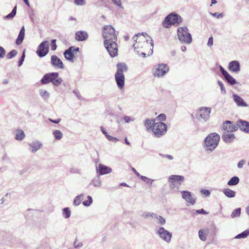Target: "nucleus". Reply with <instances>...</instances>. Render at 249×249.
<instances>
[{
  "label": "nucleus",
  "instance_id": "3c124183",
  "mask_svg": "<svg viewBox=\"0 0 249 249\" xmlns=\"http://www.w3.org/2000/svg\"><path fill=\"white\" fill-rule=\"evenodd\" d=\"M32 152H35L40 148V145L38 144L36 146H32Z\"/></svg>",
  "mask_w": 249,
  "mask_h": 249
},
{
  "label": "nucleus",
  "instance_id": "e433bc0d",
  "mask_svg": "<svg viewBox=\"0 0 249 249\" xmlns=\"http://www.w3.org/2000/svg\"><path fill=\"white\" fill-rule=\"evenodd\" d=\"M17 6H15L13 9L12 11L6 16L7 18H13L16 14L17 12Z\"/></svg>",
  "mask_w": 249,
  "mask_h": 249
},
{
  "label": "nucleus",
  "instance_id": "b1692460",
  "mask_svg": "<svg viewBox=\"0 0 249 249\" xmlns=\"http://www.w3.org/2000/svg\"><path fill=\"white\" fill-rule=\"evenodd\" d=\"M98 170L101 175H103L110 173L112 170L110 167L100 164L99 165Z\"/></svg>",
  "mask_w": 249,
  "mask_h": 249
},
{
  "label": "nucleus",
  "instance_id": "393cba45",
  "mask_svg": "<svg viewBox=\"0 0 249 249\" xmlns=\"http://www.w3.org/2000/svg\"><path fill=\"white\" fill-rule=\"evenodd\" d=\"M155 123V120L146 119L144 122V124L147 131H152V127Z\"/></svg>",
  "mask_w": 249,
  "mask_h": 249
},
{
  "label": "nucleus",
  "instance_id": "20e7f679",
  "mask_svg": "<svg viewBox=\"0 0 249 249\" xmlns=\"http://www.w3.org/2000/svg\"><path fill=\"white\" fill-rule=\"evenodd\" d=\"M104 42L117 40V34L114 27L110 25H105L102 28Z\"/></svg>",
  "mask_w": 249,
  "mask_h": 249
},
{
  "label": "nucleus",
  "instance_id": "39448f33",
  "mask_svg": "<svg viewBox=\"0 0 249 249\" xmlns=\"http://www.w3.org/2000/svg\"><path fill=\"white\" fill-rule=\"evenodd\" d=\"M58 72H52L46 74L41 79V83L42 85L52 82L54 86H58L62 82L61 78L58 77Z\"/></svg>",
  "mask_w": 249,
  "mask_h": 249
},
{
  "label": "nucleus",
  "instance_id": "5701e85b",
  "mask_svg": "<svg viewBox=\"0 0 249 249\" xmlns=\"http://www.w3.org/2000/svg\"><path fill=\"white\" fill-rule=\"evenodd\" d=\"M209 231L208 228L201 229L198 231V236L201 240L205 241Z\"/></svg>",
  "mask_w": 249,
  "mask_h": 249
},
{
  "label": "nucleus",
  "instance_id": "bf43d9fd",
  "mask_svg": "<svg viewBox=\"0 0 249 249\" xmlns=\"http://www.w3.org/2000/svg\"><path fill=\"white\" fill-rule=\"evenodd\" d=\"M125 123H128L131 121L130 117L125 116L123 118Z\"/></svg>",
  "mask_w": 249,
  "mask_h": 249
},
{
  "label": "nucleus",
  "instance_id": "1a4fd4ad",
  "mask_svg": "<svg viewBox=\"0 0 249 249\" xmlns=\"http://www.w3.org/2000/svg\"><path fill=\"white\" fill-rule=\"evenodd\" d=\"M167 125L164 123L159 122L155 123L152 127V132L157 137H160L165 134Z\"/></svg>",
  "mask_w": 249,
  "mask_h": 249
},
{
  "label": "nucleus",
  "instance_id": "f8f14e48",
  "mask_svg": "<svg viewBox=\"0 0 249 249\" xmlns=\"http://www.w3.org/2000/svg\"><path fill=\"white\" fill-rule=\"evenodd\" d=\"M222 127L224 132L233 133L238 129L237 122L235 124L233 122L226 121L223 123Z\"/></svg>",
  "mask_w": 249,
  "mask_h": 249
},
{
  "label": "nucleus",
  "instance_id": "7c9ffc66",
  "mask_svg": "<svg viewBox=\"0 0 249 249\" xmlns=\"http://www.w3.org/2000/svg\"><path fill=\"white\" fill-rule=\"evenodd\" d=\"M249 235V231L246 230L243 232L238 234L235 237L236 239H240V238H245L247 237Z\"/></svg>",
  "mask_w": 249,
  "mask_h": 249
},
{
  "label": "nucleus",
  "instance_id": "473e14b6",
  "mask_svg": "<svg viewBox=\"0 0 249 249\" xmlns=\"http://www.w3.org/2000/svg\"><path fill=\"white\" fill-rule=\"evenodd\" d=\"M241 214V209L238 208L235 209L231 214V217L232 218H234L237 216H239Z\"/></svg>",
  "mask_w": 249,
  "mask_h": 249
},
{
  "label": "nucleus",
  "instance_id": "c85d7f7f",
  "mask_svg": "<svg viewBox=\"0 0 249 249\" xmlns=\"http://www.w3.org/2000/svg\"><path fill=\"white\" fill-rule=\"evenodd\" d=\"M25 137V134L23 130L18 129L16 131L15 139L17 140L21 141Z\"/></svg>",
  "mask_w": 249,
  "mask_h": 249
},
{
  "label": "nucleus",
  "instance_id": "2eb2a0df",
  "mask_svg": "<svg viewBox=\"0 0 249 249\" xmlns=\"http://www.w3.org/2000/svg\"><path fill=\"white\" fill-rule=\"evenodd\" d=\"M211 108L202 107L198 109L197 118L206 121L210 116Z\"/></svg>",
  "mask_w": 249,
  "mask_h": 249
},
{
  "label": "nucleus",
  "instance_id": "7ed1b4c3",
  "mask_svg": "<svg viewBox=\"0 0 249 249\" xmlns=\"http://www.w3.org/2000/svg\"><path fill=\"white\" fill-rule=\"evenodd\" d=\"M182 21V19L180 16L171 13L165 18L162 22V26L166 28H168L171 25L178 26Z\"/></svg>",
  "mask_w": 249,
  "mask_h": 249
},
{
  "label": "nucleus",
  "instance_id": "de8ad7c7",
  "mask_svg": "<svg viewBox=\"0 0 249 249\" xmlns=\"http://www.w3.org/2000/svg\"><path fill=\"white\" fill-rule=\"evenodd\" d=\"M6 52L4 48L0 46V58H3L5 55Z\"/></svg>",
  "mask_w": 249,
  "mask_h": 249
},
{
  "label": "nucleus",
  "instance_id": "338daca9",
  "mask_svg": "<svg viewBox=\"0 0 249 249\" xmlns=\"http://www.w3.org/2000/svg\"><path fill=\"white\" fill-rule=\"evenodd\" d=\"M186 47L184 46H181V50L182 52H185L186 51Z\"/></svg>",
  "mask_w": 249,
  "mask_h": 249
},
{
  "label": "nucleus",
  "instance_id": "f257e3e1",
  "mask_svg": "<svg viewBox=\"0 0 249 249\" xmlns=\"http://www.w3.org/2000/svg\"><path fill=\"white\" fill-rule=\"evenodd\" d=\"M134 50L143 57L150 56L153 53V43L151 38L147 34H138L133 37Z\"/></svg>",
  "mask_w": 249,
  "mask_h": 249
},
{
  "label": "nucleus",
  "instance_id": "bb28decb",
  "mask_svg": "<svg viewBox=\"0 0 249 249\" xmlns=\"http://www.w3.org/2000/svg\"><path fill=\"white\" fill-rule=\"evenodd\" d=\"M233 99L235 102L237 103L238 106H247L246 103L244 101L243 99L240 96L237 95H233Z\"/></svg>",
  "mask_w": 249,
  "mask_h": 249
},
{
  "label": "nucleus",
  "instance_id": "4c0bfd02",
  "mask_svg": "<svg viewBox=\"0 0 249 249\" xmlns=\"http://www.w3.org/2000/svg\"><path fill=\"white\" fill-rule=\"evenodd\" d=\"M92 202V199L91 196H88V200H85L83 202V204L84 206H89Z\"/></svg>",
  "mask_w": 249,
  "mask_h": 249
},
{
  "label": "nucleus",
  "instance_id": "423d86ee",
  "mask_svg": "<svg viewBox=\"0 0 249 249\" xmlns=\"http://www.w3.org/2000/svg\"><path fill=\"white\" fill-rule=\"evenodd\" d=\"M220 140V136L215 133L209 135L205 140V145L207 150H213L218 145Z\"/></svg>",
  "mask_w": 249,
  "mask_h": 249
},
{
  "label": "nucleus",
  "instance_id": "a19ab883",
  "mask_svg": "<svg viewBox=\"0 0 249 249\" xmlns=\"http://www.w3.org/2000/svg\"><path fill=\"white\" fill-rule=\"evenodd\" d=\"M51 48L52 51H54L56 49L57 45L56 44V40L53 39L51 43Z\"/></svg>",
  "mask_w": 249,
  "mask_h": 249
},
{
  "label": "nucleus",
  "instance_id": "dca6fc26",
  "mask_svg": "<svg viewBox=\"0 0 249 249\" xmlns=\"http://www.w3.org/2000/svg\"><path fill=\"white\" fill-rule=\"evenodd\" d=\"M158 234L162 239L166 242H169L171 240L172 237L171 234L163 228H160L158 231Z\"/></svg>",
  "mask_w": 249,
  "mask_h": 249
},
{
  "label": "nucleus",
  "instance_id": "49530a36",
  "mask_svg": "<svg viewBox=\"0 0 249 249\" xmlns=\"http://www.w3.org/2000/svg\"><path fill=\"white\" fill-rule=\"evenodd\" d=\"M74 3L77 5H84L86 4L85 0H74Z\"/></svg>",
  "mask_w": 249,
  "mask_h": 249
},
{
  "label": "nucleus",
  "instance_id": "72a5a7b5",
  "mask_svg": "<svg viewBox=\"0 0 249 249\" xmlns=\"http://www.w3.org/2000/svg\"><path fill=\"white\" fill-rule=\"evenodd\" d=\"M53 134L56 140H60L62 137V133L59 130H55L53 132Z\"/></svg>",
  "mask_w": 249,
  "mask_h": 249
},
{
  "label": "nucleus",
  "instance_id": "69168bd1",
  "mask_svg": "<svg viewBox=\"0 0 249 249\" xmlns=\"http://www.w3.org/2000/svg\"><path fill=\"white\" fill-rule=\"evenodd\" d=\"M164 157H166L167 158H168V159L169 160H172L173 159V157L171 155H166V156H164Z\"/></svg>",
  "mask_w": 249,
  "mask_h": 249
},
{
  "label": "nucleus",
  "instance_id": "cd10ccee",
  "mask_svg": "<svg viewBox=\"0 0 249 249\" xmlns=\"http://www.w3.org/2000/svg\"><path fill=\"white\" fill-rule=\"evenodd\" d=\"M223 193L228 197H233L235 196L236 194L235 192L231 190L229 188L223 189Z\"/></svg>",
  "mask_w": 249,
  "mask_h": 249
},
{
  "label": "nucleus",
  "instance_id": "c756f323",
  "mask_svg": "<svg viewBox=\"0 0 249 249\" xmlns=\"http://www.w3.org/2000/svg\"><path fill=\"white\" fill-rule=\"evenodd\" d=\"M239 182V179L237 177H233L228 181V184L230 186L237 185Z\"/></svg>",
  "mask_w": 249,
  "mask_h": 249
},
{
  "label": "nucleus",
  "instance_id": "603ef678",
  "mask_svg": "<svg viewBox=\"0 0 249 249\" xmlns=\"http://www.w3.org/2000/svg\"><path fill=\"white\" fill-rule=\"evenodd\" d=\"M207 45L209 47H211L213 45V37L212 36L210 37L208 41Z\"/></svg>",
  "mask_w": 249,
  "mask_h": 249
},
{
  "label": "nucleus",
  "instance_id": "ddd939ff",
  "mask_svg": "<svg viewBox=\"0 0 249 249\" xmlns=\"http://www.w3.org/2000/svg\"><path fill=\"white\" fill-rule=\"evenodd\" d=\"M49 52V42L47 41L42 42L38 46L36 53L39 57L45 56Z\"/></svg>",
  "mask_w": 249,
  "mask_h": 249
},
{
  "label": "nucleus",
  "instance_id": "f704fd0d",
  "mask_svg": "<svg viewBox=\"0 0 249 249\" xmlns=\"http://www.w3.org/2000/svg\"><path fill=\"white\" fill-rule=\"evenodd\" d=\"M226 80L231 85L236 84V82L234 78H233L230 74L228 75L226 78Z\"/></svg>",
  "mask_w": 249,
  "mask_h": 249
},
{
  "label": "nucleus",
  "instance_id": "f03ea898",
  "mask_svg": "<svg viewBox=\"0 0 249 249\" xmlns=\"http://www.w3.org/2000/svg\"><path fill=\"white\" fill-rule=\"evenodd\" d=\"M117 71L115 75V78L117 85L120 89H123L124 84V72L127 70V67L124 63H118L117 65Z\"/></svg>",
  "mask_w": 249,
  "mask_h": 249
},
{
  "label": "nucleus",
  "instance_id": "a211bd4d",
  "mask_svg": "<svg viewBox=\"0 0 249 249\" xmlns=\"http://www.w3.org/2000/svg\"><path fill=\"white\" fill-rule=\"evenodd\" d=\"M237 125L238 128H239L246 133H249V122L240 120L237 121Z\"/></svg>",
  "mask_w": 249,
  "mask_h": 249
},
{
  "label": "nucleus",
  "instance_id": "774afa93",
  "mask_svg": "<svg viewBox=\"0 0 249 249\" xmlns=\"http://www.w3.org/2000/svg\"><path fill=\"white\" fill-rule=\"evenodd\" d=\"M24 2L25 3V4L28 6L29 7L30 6V4H29V2L28 1V0H23Z\"/></svg>",
  "mask_w": 249,
  "mask_h": 249
},
{
  "label": "nucleus",
  "instance_id": "f3484780",
  "mask_svg": "<svg viewBox=\"0 0 249 249\" xmlns=\"http://www.w3.org/2000/svg\"><path fill=\"white\" fill-rule=\"evenodd\" d=\"M181 193L182 198L187 202L192 205H194L195 203L196 199L192 196L191 192L188 191H183Z\"/></svg>",
  "mask_w": 249,
  "mask_h": 249
},
{
  "label": "nucleus",
  "instance_id": "13d9d810",
  "mask_svg": "<svg viewBox=\"0 0 249 249\" xmlns=\"http://www.w3.org/2000/svg\"><path fill=\"white\" fill-rule=\"evenodd\" d=\"M49 120L51 122H53V123H54L55 124H58L60 122L61 119L58 118V119H57L54 120H53V119L50 118V119H49Z\"/></svg>",
  "mask_w": 249,
  "mask_h": 249
},
{
  "label": "nucleus",
  "instance_id": "8fccbe9b",
  "mask_svg": "<svg viewBox=\"0 0 249 249\" xmlns=\"http://www.w3.org/2000/svg\"><path fill=\"white\" fill-rule=\"evenodd\" d=\"M25 56V53H24V52H23L22 55L20 59L19 60V61L18 62V66H20L22 65V64L23 62V61L24 60Z\"/></svg>",
  "mask_w": 249,
  "mask_h": 249
},
{
  "label": "nucleus",
  "instance_id": "680f3d73",
  "mask_svg": "<svg viewBox=\"0 0 249 249\" xmlns=\"http://www.w3.org/2000/svg\"><path fill=\"white\" fill-rule=\"evenodd\" d=\"M132 170L138 177L139 178L141 176L140 174L134 168H132Z\"/></svg>",
  "mask_w": 249,
  "mask_h": 249
},
{
  "label": "nucleus",
  "instance_id": "9d476101",
  "mask_svg": "<svg viewBox=\"0 0 249 249\" xmlns=\"http://www.w3.org/2000/svg\"><path fill=\"white\" fill-rule=\"evenodd\" d=\"M117 40L104 42V46L111 57H115L118 54Z\"/></svg>",
  "mask_w": 249,
  "mask_h": 249
},
{
  "label": "nucleus",
  "instance_id": "aec40b11",
  "mask_svg": "<svg viewBox=\"0 0 249 249\" xmlns=\"http://www.w3.org/2000/svg\"><path fill=\"white\" fill-rule=\"evenodd\" d=\"M75 39L78 41L86 40L88 38V34L85 31H79L75 33Z\"/></svg>",
  "mask_w": 249,
  "mask_h": 249
},
{
  "label": "nucleus",
  "instance_id": "ea45409f",
  "mask_svg": "<svg viewBox=\"0 0 249 249\" xmlns=\"http://www.w3.org/2000/svg\"><path fill=\"white\" fill-rule=\"evenodd\" d=\"M158 220V223L160 225H164L165 223V219L161 216H155Z\"/></svg>",
  "mask_w": 249,
  "mask_h": 249
},
{
  "label": "nucleus",
  "instance_id": "412c9836",
  "mask_svg": "<svg viewBox=\"0 0 249 249\" xmlns=\"http://www.w3.org/2000/svg\"><path fill=\"white\" fill-rule=\"evenodd\" d=\"M222 139L227 143H230L235 139V135L232 133L224 132L222 136Z\"/></svg>",
  "mask_w": 249,
  "mask_h": 249
},
{
  "label": "nucleus",
  "instance_id": "79ce46f5",
  "mask_svg": "<svg viewBox=\"0 0 249 249\" xmlns=\"http://www.w3.org/2000/svg\"><path fill=\"white\" fill-rule=\"evenodd\" d=\"M157 119L160 121H164L166 119V117L164 114H160L157 117Z\"/></svg>",
  "mask_w": 249,
  "mask_h": 249
},
{
  "label": "nucleus",
  "instance_id": "6e6d98bb",
  "mask_svg": "<svg viewBox=\"0 0 249 249\" xmlns=\"http://www.w3.org/2000/svg\"><path fill=\"white\" fill-rule=\"evenodd\" d=\"M201 193L205 196H209L210 195V192L207 190H202Z\"/></svg>",
  "mask_w": 249,
  "mask_h": 249
},
{
  "label": "nucleus",
  "instance_id": "09e8293b",
  "mask_svg": "<svg viewBox=\"0 0 249 249\" xmlns=\"http://www.w3.org/2000/svg\"><path fill=\"white\" fill-rule=\"evenodd\" d=\"M143 217L144 218L148 217H155L156 216V214H154V213H146L143 215Z\"/></svg>",
  "mask_w": 249,
  "mask_h": 249
},
{
  "label": "nucleus",
  "instance_id": "a18cd8bd",
  "mask_svg": "<svg viewBox=\"0 0 249 249\" xmlns=\"http://www.w3.org/2000/svg\"><path fill=\"white\" fill-rule=\"evenodd\" d=\"M139 178L142 180H143V181L145 182L146 183H151V182H152L151 180L149 178L146 177L141 176Z\"/></svg>",
  "mask_w": 249,
  "mask_h": 249
},
{
  "label": "nucleus",
  "instance_id": "e2e57ef3",
  "mask_svg": "<svg viewBox=\"0 0 249 249\" xmlns=\"http://www.w3.org/2000/svg\"><path fill=\"white\" fill-rule=\"evenodd\" d=\"M244 162L243 161H241L238 163V167L239 168H242L244 165Z\"/></svg>",
  "mask_w": 249,
  "mask_h": 249
},
{
  "label": "nucleus",
  "instance_id": "0eeeda50",
  "mask_svg": "<svg viewBox=\"0 0 249 249\" xmlns=\"http://www.w3.org/2000/svg\"><path fill=\"white\" fill-rule=\"evenodd\" d=\"M178 36L179 40L186 44H190L192 41L191 34L188 32L186 27H180L178 29Z\"/></svg>",
  "mask_w": 249,
  "mask_h": 249
},
{
  "label": "nucleus",
  "instance_id": "58836bf2",
  "mask_svg": "<svg viewBox=\"0 0 249 249\" xmlns=\"http://www.w3.org/2000/svg\"><path fill=\"white\" fill-rule=\"evenodd\" d=\"M63 214L65 218H69L71 215V212L68 208L63 209Z\"/></svg>",
  "mask_w": 249,
  "mask_h": 249
},
{
  "label": "nucleus",
  "instance_id": "5fc2aeb1",
  "mask_svg": "<svg viewBox=\"0 0 249 249\" xmlns=\"http://www.w3.org/2000/svg\"><path fill=\"white\" fill-rule=\"evenodd\" d=\"M112 1H113V2L116 5L119 6H121V4H122V2L121 1V0H112Z\"/></svg>",
  "mask_w": 249,
  "mask_h": 249
},
{
  "label": "nucleus",
  "instance_id": "4468645a",
  "mask_svg": "<svg viewBox=\"0 0 249 249\" xmlns=\"http://www.w3.org/2000/svg\"><path fill=\"white\" fill-rule=\"evenodd\" d=\"M78 48H75L74 47H71L68 50H66L64 54L65 58L72 62H73V59L75 57V55L79 51Z\"/></svg>",
  "mask_w": 249,
  "mask_h": 249
},
{
  "label": "nucleus",
  "instance_id": "0e129e2a",
  "mask_svg": "<svg viewBox=\"0 0 249 249\" xmlns=\"http://www.w3.org/2000/svg\"><path fill=\"white\" fill-rule=\"evenodd\" d=\"M197 212L198 213H203V214H206L207 213L206 212H205V211L203 209L197 211Z\"/></svg>",
  "mask_w": 249,
  "mask_h": 249
},
{
  "label": "nucleus",
  "instance_id": "c9c22d12",
  "mask_svg": "<svg viewBox=\"0 0 249 249\" xmlns=\"http://www.w3.org/2000/svg\"><path fill=\"white\" fill-rule=\"evenodd\" d=\"M17 53H18L16 50H13L6 55V57L7 59H11L15 56Z\"/></svg>",
  "mask_w": 249,
  "mask_h": 249
},
{
  "label": "nucleus",
  "instance_id": "4d7b16f0",
  "mask_svg": "<svg viewBox=\"0 0 249 249\" xmlns=\"http://www.w3.org/2000/svg\"><path fill=\"white\" fill-rule=\"evenodd\" d=\"M218 84L220 87L221 90L224 91V92H225V89L223 84L221 82L218 81Z\"/></svg>",
  "mask_w": 249,
  "mask_h": 249
},
{
  "label": "nucleus",
  "instance_id": "c03bdc74",
  "mask_svg": "<svg viewBox=\"0 0 249 249\" xmlns=\"http://www.w3.org/2000/svg\"><path fill=\"white\" fill-rule=\"evenodd\" d=\"M220 70L225 78H226L230 74L222 66L220 67Z\"/></svg>",
  "mask_w": 249,
  "mask_h": 249
},
{
  "label": "nucleus",
  "instance_id": "4be33fe9",
  "mask_svg": "<svg viewBox=\"0 0 249 249\" xmlns=\"http://www.w3.org/2000/svg\"><path fill=\"white\" fill-rule=\"evenodd\" d=\"M240 68L239 63L237 61H233L229 63V69L232 71H238L240 70Z\"/></svg>",
  "mask_w": 249,
  "mask_h": 249
},
{
  "label": "nucleus",
  "instance_id": "a878e982",
  "mask_svg": "<svg viewBox=\"0 0 249 249\" xmlns=\"http://www.w3.org/2000/svg\"><path fill=\"white\" fill-rule=\"evenodd\" d=\"M24 35H25V29L24 27L23 26L22 28L21 29L20 32L19 33V35L18 36V37L16 40V44L17 45L20 44L24 38Z\"/></svg>",
  "mask_w": 249,
  "mask_h": 249
},
{
  "label": "nucleus",
  "instance_id": "6e6552de",
  "mask_svg": "<svg viewBox=\"0 0 249 249\" xmlns=\"http://www.w3.org/2000/svg\"><path fill=\"white\" fill-rule=\"evenodd\" d=\"M184 180V177L180 175H171L168 178L169 187L172 190H178L181 182Z\"/></svg>",
  "mask_w": 249,
  "mask_h": 249
},
{
  "label": "nucleus",
  "instance_id": "6ab92c4d",
  "mask_svg": "<svg viewBox=\"0 0 249 249\" xmlns=\"http://www.w3.org/2000/svg\"><path fill=\"white\" fill-rule=\"evenodd\" d=\"M51 63L55 67L63 69L64 65L61 60L56 55H53L51 57Z\"/></svg>",
  "mask_w": 249,
  "mask_h": 249
},
{
  "label": "nucleus",
  "instance_id": "2f4dec72",
  "mask_svg": "<svg viewBox=\"0 0 249 249\" xmlns=\"http://www.w3.org/2000/svg\"><path fill=\"white\" fill-rule=\"evenodd\" d=\"M83 197V196L82 195H81L80 196H77L74 201H73V204L75 206H78L81 203L82 201V198Z\"/></svg>",
  "mask_w": 249,
  "mask_h": 249
},
{
  "label": "nucleus",
  "instance_id": "052dcab7",
  "mask_svg": "<svg viewBox=\"0 0 249 249\" xmlns=\"http://www.w3.org/2000/svg\"><path fill=\"white\" fill-rule=\"evenodd\" d=\"M41 94L42 96H46L47 97L49 96V95L48 92L46 90L42 91L41 92Z\"/></svg>",
  "mask_w": 249,
  "mask_h": 249
},
{
  "label": "nucleus",
  "instance_id": "864d4df0",
  "mask_svg": "<svg viewBox=\"0 0 249 249\" xmlns=\"http://www.w3.org/2000/svg\"><path fill=\"white\" fill-rule=\"evenodd\" d=\"M212 14L213 16L216 17L217 18H222L223 16V14L222 13L218 14L217 13H215Z\"/></svg>",
  "mask_w": 249,
  "mask_h": 249
},
{
  "label": "nucleus",
  "instance_id": "9b49d317",
  "mask_svg": "<svg viewBox=\"0 0 249 249\" xmlns=\"http://www.w3.org/2000/svg\"><path fill=\"white\" fill-rule=\"evenodd\" d=\"M169 70V67L166 64H160L154 67L153 73L155 77H160L164 75Z\"/></svg>",
  "mask_w": 249,
  "mask_h": 249
},
{
  "label": "nucleus",
  "instance_id": "37998d69",
  "mask_svg": "<svg viewBox=\"0 0 249 249\" xmlns=\"http://www.w3.org/2000/svg\"><path fill=\"white\" fill-rule=\"evenodd\" d=\"M101 130L103 132V133L106 135V136L109 140H111L112 139H114V138L112 137L111 136L107 135V133L106 131V130L105 129V128L103 127H101ZM115 140H116V138H115Z\"/></svg>",
  "mask_w": 249,
  "mask_h": 249
}]
</instances>
